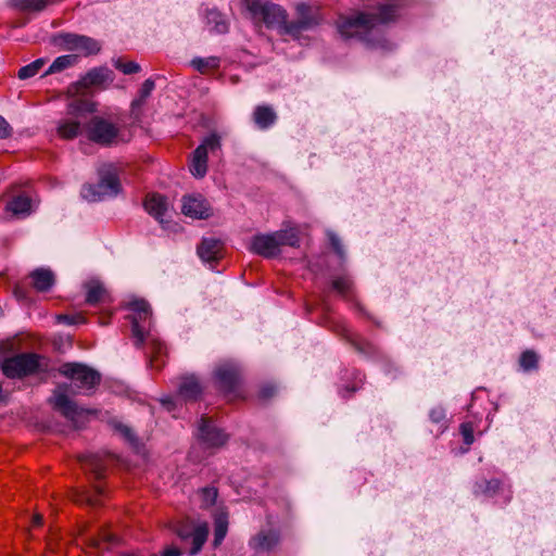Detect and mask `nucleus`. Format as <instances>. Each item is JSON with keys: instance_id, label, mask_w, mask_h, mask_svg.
Returning a JSON list of instances; mask_svg holds the SVG:
<instances>
[{"instance_id": "f257e3e1", "label": "nucleus", "mask_w": 556, "mask_h": 556, "mask_svg": "<svg viewBox=\"0 0 556 556\" xmlns=\"http://www.w3.org/2000/svg\"><path fill=\"white\" fill-rule=\"evenodd\" d=\"M396 16V5L382 4L376 12L340 15L337 20V29L345 39L357 38L370 46H376L379 43L380 26L393 21Z\"/></svg>"}, {"instance_id": "412c9836", "label": "nucleus", "mask_w": 556, "mask_h": 556, "mask_svg": "<svg viewBox=\"0 0 556 556\" xmlns=\"http://www.w3.org/2000/svg\"><path fill=\"white\" fill-rule=\"evenodd\" d=\"M222 242L215 238H204L198 247V255L205 263H212L220 257Z\"/></svg>"}, {"instance_id": "f8f14e48", "label": "nucleus", "mask_w": 556, "mask_h": 556, "mask_svg": "<svg viewBox=\"0 0 556 556\" xmlns=\"http://www.w3.org/2000/svg\"><path fill=\"white\" fill-rule=\"evenodd\" d=\"M114 80V74L108 67H98L89 71L76 85L70 88L71 93L79 91L80 86L84 88L90 87H106Z\"/></svg>"}, {"instance_id": "5fc2aeb1", "label": "nucleus", "mask_w": 556, "mask_h": 556, "mask_svg": "<svg viewBox=\"0 0 556 556\" xmlns=\"http://www.w3.org/2000/svg\"><path fill=\"white\" fill-rule=\"evenodd\" d=\"M92 544H93V545H96V546H99V545H100V541H98V540H96V539H94V540L92 541Z\"/></svg>"}, {"instance_id": "dca6fc26", "label": "nucleus", "mask_w": 556, "mask_h": 556, "mask_svg": "<svg viewBox=\"0 0 556 556\" xmlns=\"http://www.w3.org/2000/svg\"><path fill=\"white\" fill-rule=\"evenodd\" d=\"M68 386H59L54 392L50 402L53 407L60 410L66 418L75 419L78 414V407L67 395Z\"/></svg>"}, {"instance_id": "aec40b11", "label": "nucleus", "mask_w": 556, "mask_h": 556, "mask_svg": "<svg viewBox=\"0 0 556 556\" xmlns=\"http://www.w3.org/2000/svg\"><path fill=\"white\" fill-rule=\"evenodd\" d=\"M202 386L199 379L193 376H185L180 378L178 383V400L195 401L202 393Z\"/></svg>"}, {"instance_id": "ddd939ff", "label": "nucleus", "mask_w": 556, "mask_h": 556, "mask_svg": "<svg viewBox=\"0 0 556 556\" xmlns=\"http://www.w3.org/2000/svg\"><path fill=\"white\" fill-rule=\"evenodd\" d=\"M207 534H208V527L205 522L197 525L192 529L187 526H181L177 529V535L181 540L191 539L192 548L189 552V554L191 556H194L195 554H198L201 551L203 544L205 543V541L207 539Z\"/></svg>"}, {"instance_id": "7c9ffc66", "label": "nucleus", "mask_w": 556, "mask_h": 556, "mask_svg": "<svg viewBox=\"0 0 556 556\" xmlns=\"http://www.w3.org/2000/svg\"><path fill=\"white\" fill-rule=\"evenodd\" d=\"M228 521L227 516L224 514L218 515L215 518V529H214V545L218 546L227 534Z\"/></svg>"}, {"instance_id": "49530a36", "label": "nucleus", "mask_w": 556, "mask_h": 556, "mask_svg": "<svg viewBox=\"0 0 556 556\" xmlns=\"http://www.w3.org/2000/svg\"><path fill=\"white\" fill-rule=\"evenodd\" d=\"M500 486V481L498 480H490L488 482H485V492H495V490H497Z\"/></svg>"}, {"instance_id": "393cba45", "label": "nucleus", "mask_w": 556, "mask_h": 556, "mask_svg": "<svg viewBox=\"0 0 556 556\" xmlns=\"http://www.w3.org/2000/svg\"><path fill=\"white\" fill-rule=\"evenodd\" d=\"M279 541V536L275 531H263L252 539L251 545L257 551H270Z\"/></svg>"}, {"instance_id": "09e8293b", "label": "nucleus", "mask_w": 556, "mask_h": 556, "mask_svg": "<svg viewBox=\"0 0 556 556\" xmlns=\"http://www.w3.org/2000/svg\"><path fill=\"white\" fill-rule=\"evenodd\" d=\"M274 393H275V388H274V387H264V388L261 390V396H262L263 399H268V397H270Z\"/></svg>"}, {"instance_id": "1a4fd4ad", "label": "nucleus", "mask_w": 556, "mask_h": 556, "mask_svg": "<svg viewBox=\"0 0 556 556\" xmlns=\"http://www.w3.org/2000/svg\"><path fill=\"white\" fill-rule=\"evenodd\" d=\"M39 367L36 354H20L8 358L2 365V371L8 378H21L34 374Z\"/></svg>"}, {"instance_id": "473e14b6", "label": "nucleus", "mask_w": 556, "mask_h": 556, "mask_svg": "<svg viewBox=\"0 0 556 556\" xmlns=\"http://www.w3.org/2000/svg\"><path fill=\"white\" fill-rule=\"evenodd\" d=\"M12 3L23 11H41L46 8L48 0H12Z\"/></svg>"}, {"instance_id": "20e7f679", "label": "nucleus", "mask_w": 556, "mask_h": 556, "mask_svg": "<svg viewBox=\"0 0 556 556\" xmlns=\"http://www.w3.org/2000/svg\"><path fill=\"white\" fill-rule=\"evenodd\" d=\"M99 182L86 185L81 189V197L90 202H96L105 197H114L119 192L121 185L117 177V168L113 164H103L98 169Z\"/></svg>"}, {"instance_id": "37998d69", "label": "nucleus", "mask_w": 556, "mask_h": 556, "mask_svg": "<svg viewBox=\"0 0 556 556\" xmlns=\"http://www.w3.org/2000/svg\"><path fill=\"white\" fill-rule=\"evenodd\" d=\"M12 128L9 123L0 115V139L8 138L11 135Z\"/></svg>"}, {"instance_id": "79ce46f5", "label": "nucleus", "mask_w": 556, "mask_h": 556, "mask_svg": "<svg viewBox=\"0 0 556 556\" xmlns=\"http://www.w3.org/2000/svg\"><path fill=\"white\" fill-rule=\"evenodd\" d=\"M332 287L334 290H337L339 293L344 294L350 289V280L348 278H337L332 282Z\"/></svg>"}, {"instance_id": "e433bc0d", "label": "nucleus", "mask_w": 556, "mask_h": 556, "mask_svg": "<svg viewBox=\"0 0 556 556\" xmlns=\"http://www.w3.org/2000/svg\"><path fill=\"white\" fill-rule=\"evenodd\" d=\"M115 431L121 434L130 445L136 446L137 445V438L132 430L121 422H117L114 425Z\"/></svg>"}, {"instance_id": "423d86ee", "label": "nucleus", "mask_w": 556, "mask_h": 556, "mask_svg": "<svg viewBox=\"0 0 556 556\" xmlns=\"http://www.w3.org/2000/svg\"><path fill=\"white\" fill-rule=\"evenodd\" d=\"M59 371L68 378L79 392H87L100 382V375L80 363H65Z\"/></svg>"}, {"instance_id": "6e6552de", "label": "nucleus", "mask_w": 556, "mask_h": 556, "mask_svg": "<svg viewBox=\"0 0 556 556\" xmlns=\"http://www.w3.org/2000/svg\"><path fill=\"white\" fill-rule=\"evenodd\" d=\"M220 149V138L216 134L207 136L193 151L190 161V172L197 178H202L207 172V154Z\"/></svg>"}, {"instance_id": "a211bd4d", "label": "nucleus", "mask_w": 556, "mask_h": 556, "mask_svg": "<svg viewBox=\"0 0 556 556\" xmlns=\"http://www.w3.org/2000/svg\"><path fill=\"white\" fill-rule=\"evenodd\" d=\"M146 211L153 216L161 225H164L169 216V204L165 197L161 194H150L144 201Z\"/></svg>"}, {"instance_id": "4c0bfd02", "label": "nucleus", "mask_w": 556, "mask_h": 556, "mask_svg": "<svg viewBox=\"0 0 556 556\" xmlns=\"http://www.w3.org/2000/svg\"><path fill=\"white\" fill-rule=\"evenodd\" d=\"M85 467L87 469L92 470L97 477H101L103 471V466L101 465L99 458L97 456H87L85 458Z\"/></svg>"}, {"instance_id": "f704fd0d", "label": "nucleus", "mask_w": 556, "mask_h": 556, "mask_svg": "<svg viewBox=\"0 0 556 556\" xmlns=\"http://www.w3.org/2000/svg\"><path fill=\"white\" fill-rule=\"evenodd\" d=\"M114 66L119 70L125 75H130L138 73L141 67L138 63L134 61H123L122 59H117L114 61Z\"/></svg>"}, {"instance_id": "bb28decb", "label": "nucleus", "mask_w": 556, "mask_h": 556, "mask_svg": "<svg viewBox=\"0 0 556 556\" xmlns=\"http://www.w3.org/2000/svg\"><path fill=\"white\" fill-rule=\"evenodd\" d=\"M77 61H78V56L76 54H65V55L58 56L52 62V64L50 65L48 71L45 73V75L58 73L65 68H68L71 66L75 65L77 63Z\"/></svg>"}, {"instance_id": "39448f33", "label": "nucleus", "mask_w": 556, "mask_h": 556, "mask_svg": "<svg viewBox=\"0 0 556 556\" xmlns=\"http://www.w3.org/2000/svg\"><path fill=\"white\" fill-rule=\"evenodd\" d=\"M131 312L128 318L131 323V332L137 348L151 338V307L144 300H132L128 303Z\"/></svg>"}, {"instance_id": "a18cd8bd", "label": "nucleus", "mask_w": 556, "mask_h": 556, "mask_svg": "<svg viewBox=\"0 0 556 556\" xmlns=\"http://www.w3.org/2000/svg\"><path fill=\"white\" fill-rule=\"evenodd\" d=\"M78 319L81 320L83 317L81 316H70V315L59 316V320H61L67 325H74L78 321Z\"/></svg>"}, {"instance_id": "9d476101", "label": "nucleus", "mask_w": 556, "mask_h": 556, "mask_svg": "<svg viewBox=\"0 0 556 556\" xmlns=\"http://www.w3.org/2000/svg\"><path fill=\"white\" fill-rule=\"evenodd\" d=\"M55 43L63 49L77 51L87 55L97 53L100 50V46L94 39L76 34H60L55 37Z\"/></svg>"}, {"instance_id": "5701e85b", "label": "nucleus", "mask_w": 556, "mask_h": 556, "mask_svg": "<svg viewBox=\"0 0 556 556\" xmlns=\"http://www.w3.org/2000/svg\"><path fill=\"white\" fill-rule=\"evenodd\" d=\"M96 111V104L89 99H73L67 104V114L74 118H83L86 114Z\"/></svg>"}, {"instance_id": "f3484780", "label": "nucleus", "mask_w": 556, "mask_h": 556, "mask_svg": "<svg viewBox=\"0 0 556 556\" xmlns=\"http://www.w3.org/2000/svg\"><path fill=\"white\" fill-rule=\"evenodd\" d=\"M240 369L233 362H225L215 369V378L226 391H232L239 380Z\"/></svg>"}, {"instance_id": "ea45409f", "label": "nucleus", "mask_w": 556, "mask_h": 556, "mask_svg": "<svg viewBox=\"0 0 556 556\" xmlns=\"http://www.w3.org/2000/svg\"><path fill=\"white\" fill-rule=\"evenodd\" d=\"M460 432L464 438V442L467 445L472 444L473 442V427L469 422L462 424L460 426Z\"/></svg>"}, {"instance_id": "58836bf2", "label": "nucleus", "mask_w": 556, "mask_h": 556, "mask_svg": "<svg viewBox=\"0 0 556 556\" xmlns=\"http://www.w3.org/2000/svg\"><path fill=\"white\" fill-rule=\"evenodd\" d=\"M429 417L432 422L443 426L445 421V410L441 406L434 407L430 410Z\"/></svg>"}, {"instance_id": "2eb2a0df", "label": "nucleus", "mask_w": 556, "mask_h": 556, "mask_svg": "<svg viewBox=\"0 0 556 556\" xmlns=\"http://www.w3.org/2000/svg\"><path fill=\"white\" fill-rule=\"evenodd\" d=\"M198 435L210 447L222 446L227 441V435L205 418L200 420Z\"/></svg>"}, {"instance_id": "4be33fe9", "label": "nucleus", "mask_w": 556, "mask_h": 556, "mask_svg": "<svg viewBox=\"0 0 556 556\" xmlns=\"http://www.w3.org/2000/svg\"><path fill=\"white\" fill-rule=\"evenodd\" d=\"M34 288L39 292L48 291L54 285V275L48 268H37L30 273Z\"/></svg>"}, {"instance_id": "0eeeda50", "label": "nucleus", "mask_w": 556, "mask_h": 556, "mask_svg": "<svg viewBox=\"0 0 556 556\" xmlns=\"http://www.w3.org/2000/svg\"><path fill=\"white\" fill-rule=\"evenodd\" d=\"M296 21L289 22L286 26V34L296 35L302 30L316 27L321 22L319 8L306 2H298L294 5Z\"/></svg>"}, {"instance_id": "a19ab883", "label": "nucleus", "mask_w": 556, "mask_h": 556, "mask_svg": "<svg viewBox=\"0 0 556 556\" xmlns=\"http://www.w3.org/2000/svg\"><path fill=\"white\" fill-rule=\"evenodd\" d=\"M203 503L206 506L213 505L217 497V491L214 488H205L202 490Z\"/></svg>"}, {"instance_id": "cd10ccee", "label": "nucleus", "mask_w": 556, "mask_h": 556, "mask_svg": "<svg viewBox=\"0 0 556 556\" xmlns=\"http://www.w3.org/2000/svg\"><path fill=\"white\" fill-rule=\"evenodd\" d=\"M86 302L88 304L94 305L101 302L105 295V289L98 281H90L86 283Z\"/></svg>"}, {"instance_id": "f03ea898", "label": "nucleus", "mask_w": 556, "mask_h": 556, "mask_svg": "<svg viewBox=\"0 0 556 556\" xmlns=\"http://www.w3.org/2000/svg\"><path fill=\"white\" fill-rule=\"evenodd\" d=\"M298 231L293 228L282 229L267 235H256L252 238L250 250L263 257L270 258L280 253L283 245H299Z\"/></svg>"}, {"instance_id": "c756f323", "label": "nucleus", "mask_w": 556, "mask_h": 556, "mask_svg": "<svg viewBox=\"0 0 556 556\" xmlns=\"http://www.w3.org/2000/svg\"><path fill=\"white\" fill-rule=\"evenodd\" d=\"M154 87H155V84L151 78L144 80V83L142 84V86L139 90L138 98H136L131 102L132 112H136V110L140 109L144 104L146 100L150 97V94L154 90Z\"/></svg>"}, {"instance_id": "72a5a7b5", "label": "nucleus", "mask_w": 556, "mask_h": 556, "mask_svg": "<svg viewBox=\"0 0 556 556\" xmlns=\"http://www.w3.org/2000/svg\"><path fill=\"white\" fill-rule=\"evenodd\" d=\"M43 64H45L43 59H37L34 62L21 67L18 71V74H17L18 78L27 79V78L34 77L35 75H37L39 73V71L41 70Z\"/></svg>"}, {"instance_id": "6ab92c4d", "label": "nucleus", "mask_w": 556, "mask_h": 556, "mask_svg": "<svg viewBox=\"0 0 556 556\" xmlns=\"http://www.w3.org/2000/svg\"><path fill=\"white\" fill-rule=\"evenodd\" d=\"M37 207V201L26 193L14 197L8 204L7 211L18 218L30 215Z\"/></svg>"}, {"instance_id": "603ef678", "label": "nucleus", "mask_w": 556, "mask_h": 556, "mask_svg": "<svg viewBox=\"0 0 556 556\" xmlns=\"http://www.w3.org/2000/svg\"><path fill=\"white\" fill-rule=\"evenodd\" d=\"M41 520H42V517L40 515H37L35 518H34V523L39 526L41 523Z\"/></svg>"}, {"instance_id": "4468645a", "label": "nucleus", "mask_w": 556, "mask_h": 556, "mask_svg": "<svg viewBox=\"0 0 556 556\" xmlns=\"http://www.w3.org/2000/svg\"><path fill=\"white\" fill-rule=\"evenodd\" d=\"M181 211L186 216L195 219H204L212 214L207 201L200 194L184 197Z\"/></svg>"}, {"instance_id": "c9c22d12", "label": "nucleus", "mask_w": 556, "mask_h": 556, "mask_svg": "<svg viewBox=\"0 0 556 556\" xmlns=\"http://www.w3.org/2000/svg\"><path fill=\"white\" fill-rule=\"evenodd\" d=\"M520 366L523 370L529 371L538 366V355L533 351H526L520 356Z\"/></svg>"}, {"instance_id": "3c124183", "label": "nucleus", "mask_w": 556, "mask_h": 556, "mask_svg": "<svg viewBox=\"0 0 556 556\" xmlns=\"http://www.w3.org/2000/svg\"><path fill=\"white\" fill-rule=\"evenodd\" d=\"M14 295L18 299V300H24L26 296H25V293L24 291L20 288V287H15L14 289Z\"/></svg>"}, {"instance_id": "de8ad7c7", "label": "nucleus", "mask_w": 556, "mask_h": 556, "mask_svg": "<svg viewBox=\"0 0 556 556\" xmlns=\"http://www.w3.org/2000/svg\"><path fill=\"white\" fill-rule=\"evenodd\" d=\"M180 555H181L180 549H179V548H177V547H173V546L167 547V548L163 552V554H162V556H180Z\"/></svg>"}, {"instance_id": "864d4df0", "label": "nucleus", "mask_w": 556, "mask_h": 556, "mask_svg": "<svg viewBox=\"0 0 556 556\" xmlns=\"http://www.w3.org/2000/svg\"><path fill=\"white\" fill-rule=\"evenodd\" d=\"M162 403L164 405H169L170 404V399L169 397L168 399H164V400H162Z\"/></svg>"}, {"instance_id": "b1692460", "label": "nucleus", "mask_w": 556, "mask_h": 556, "mask_svg": "<svg viewBox=\"0 0 556 556\" xmlns=\"http://www.w3.org/2000/svg\"><path fill=\"white\" fill-rule=\"evenodd\" d=\"M277 118L276 113L270 106L260 105L254 110L253 119L258 128L267 129L275 124Z\"/></svg>"}, {"instance_id": "8fccbe9b", "label": "nucleus", "mask_w": 556, "mask_h": 556, "mask_svg": "<svg viewBox=\"0 0 556 556\" xmlns=\"http://www.w3.org/2000/svg\"><path fill=\"white\" fill-rule=\"evenodd\" d=\"M102 540L109 543H115L117 541L116 536L112 533H103Z\"/></svg>"}, {"instance_id": "7ed1b4c3", "label": "nucleus", "mask_w": 556, "mask_h": 556, "mask_svg": "<svg viewBox=\"0 0 556 556\" xmlns=\"http://www.w3.org/2000/svg\"><path fill=\"white\" fill-rule=\"evenodd\" d=\"M245 10L254 22H263L268 28L280 29L286 34L287 11L273 2L266 0H244Z\"/></svg>"}, {"instance_id": "c85d7f7f", "label": "nucleus", "mask_w": 556, "mask_h": 556, "mask_svg": "<svg viewBox=\"0 0 556 556\" xmlns=\"http://www.w3.org/2000/svg\"><path fill=\"white\" fill-rule=\"evenodd\" d=\"M207 25L211 26L210 30L216 34H225L228 31V24L224 16L217 11H210L206 15Z\"/></svg>"}, {"instance_id": "c03bdc74", "label": "nucleus", "mask_w": 556, "mask_h": 556, "mask_svg": "<svg viewBox=\"0 0 556 556\" xmlns=\"http://www.w3.org/2000/svg\"><path fill=\"white\" fill-rule=\"evenodd\" d=\"M329 240H330V243H331L332 248L334 249V251L339 255H342L343 254V249H342L340 239L334 233L329 232Z\"/></svg>"}, {"instance_id": "a878e982", "label": "nucleus", "mask_w": 556, "mask_h": 556, "mask_svg": "<svg viewBox=\"0 0 556 556\" xmlns=\"http://www.w3.org/2000/svg\"><path fill=\"white\" fill-rule=\"evenodd\" d=\"M80 122L65 118L59 123L58 134L64 139H73L80 132Z\"/></svg>"}, {"instance_id": "9b49d317", "label": "nucleus", "mask_w": 556, "mask_h": 556, "mask_svg": "<svg viewBox=\"0 0 556 556\" xmlns=\"http://www.w3.org/2000/svg\"><path fill=\"white\" fill-rule=\"evenodd\" d=\"M86 134L91 141L108 146L116 138L117 128L101 117H93L86 126Z\"/></svg>"}, {"instance_id": "2f4dec72", "label": "nucleus", "mask_w": 556, "mask_h": 556, "mask_svg": "<svg viewBox=\"0 0 556 556\" xmlns=\"http://www.w3.org/2000/svg\"><path fill=\"white\" fill-rule=\"evenodd\" d=\"M191 64L200 73H205L207 70L217 68L219 66V59L217 56L195 58Z\"/></svg>"}]
</instances>
